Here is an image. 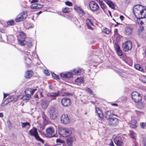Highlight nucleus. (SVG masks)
I'll return each mask as SVG.
<instances>
[{"label": "nucleus", "instance_id": "f257e3e1", "mask_svg": "<svg viewBox=\"0 0 146 146\" xmlns=\"http://www.w3.org/2000/svg\"><path fill=\"white\" fill-rule=\"evenodd\" d=\"M134 14L137 18L141 15H144L146 13V9L140 5H135L133 8Z\"/></svg>", "mask_w": 146, "mask_h": 146}, {"label": "nucleus", "instance_id": "f03ea898", "mask_svg": "<svg viewBox=\"0 0 146 146\" xmlns=\"http://www.w3.org/2000/svg\"><path fill=\"white\" fill-rule=\"evenodd\" d=\"M29 134L30 135L35 137V139L37 140L40 141L42 143H44V141L38 135L37 129L36 128L33 127L32 129L30 130L29 131Z\"/></svg>", "mask_w": 146, "mask_h": 146}, {"label": "nucleus", "instance_id": "7ed1b4c3", "mask_svg": "<svg viewBox=\"0 0 146 146\" xmlns=\"http://www.w3.org/2000/svg\"><path fill=\"white\" fill-rule=\"evenodd\" d=\"M131 96L133 100L136 103L139 102L142 100L141 94L137 91L133 92Z\"/></svg>", "mask_w": 146, "mask_h": 146}, {"label": "nucleus", "instance_id": "20e7f679", "mask_svg": "<svg viewBox=\"0 0 146 146\" xmlns=\"http://www.w3.org/2000/svg\"><path fill=\"white\" fill-rule=\"evenodd\" d=\"M59 133L62 137H66L72 133V131L70 129L61 128L59 129Z\"/></svg>", "mask_w": 146, "mask_h": 146}, {"label": "nucleus", "instance_id": "39448f33", "mask_svg": "<svg viewBox=\"0 0 146 146\" xmlns=\"http://www.w3.org/2000/svg\"><path fill=\"white\" fill-rule=\"evenodd\" d=\"M123 50L125 52L130 50L132 48V43L130 41H127L123 43L122 45Z\"/></svg>", "mask_w": 146, "mask_h": 146}, {"label": "nucleus", "instance_id": "423d86ee", "mask_svg": "<svg viewBox=\"0 0 146 146\" xmlns=\"http://www.w3.org/2000/svg\"><path fill=\"white\" fill-rule=\"evenodd\" d=\"M145 15H141L137 18V23L140 27L143 28V25H146V17H145Z\"/></svg>", "mask_w": 146, "mask_h": 146}, {"label": "nucleus", "instance_id": "0eeeda50", "mask_svg": "<svg viewBox=\"0 0 146 146\" xmlns=\"http://www.w3.org/2000/svg\"><path fill=\"white\" fill-rule=\"evenodd\" d=\"M27 17V14L26 11L23 12L19 14L15 19L16 22H20L25 19Z\"/></svg>", "mask_w": 146, "mask_h": 146}, {"label": "nucleus", "instance_id": "6e6552de", "mask_svg": "<svg viewBox=\"0 0 146 146\" xmlns=\"http://www.w3.org/2000/svg\"><path fill=\"white\" fill-rule=\"evenodd\" d=\"M89 7L92 11H97L99 8L98 5L95 1H91L89 4Z\"/></svg>", "mask_w": 146, "mask_h": 146}, {"label": "nucleus", "instance_id": "1a4fd4ad", "mask_svg": "<svg viewBox=\"0 0 146 146\" xmlns=\"http://www.w3.org/2000/svg\"><path fill=\"white\" fill-rule=\"evenodd\" d=\"M124 33L127 36L132 34L133 30V27L131 25L127 26L125 28Z\"/></svg>", "mask_w": 146, "mask_h": 146}, {"label": "nucleus", "instance_id": "9d476101", "mask_svg": "<svg viewBox=\"0 0 146 146\" xmlns=\"http://www.w3.org/2000/svg\"><path fill=\"white\" fill-rule=\"evenodd\" d=\"M54 132V129L52 127H49L46 129V133L47 137L51 138L54 137V135H53Z\"/></svg>", "mask_w": 146, "mask_h": 146}, {"label": "nucleus", "instance_id": "9b49d317", "mask_svg": "<svg viewBox=\"0 0 146 146\" xmlns=\"http://www.w3.org/2000/svg\"><path fill=\"white\" fill-rule=\"evenodd\" d=\"M50 117L51 119H55L58 116V113L55 111L54 108H51L49 111Z\"/></svg>", "mask_w": 146, "mask_h": 146}, {"label": "nucleus", "instance_id": "f8f14e48", "mask_svg": "<svg viewBox=\"0 0 146 146\" xmlns=\"http://www.w3.org/2000/svg\"><path fill=\"white\" fill-rule=\"evenodd\" d=\"M60 91H57V92H49L47 94V96L50 97L52 100L56 99V98L59 96Z\"/></svg>", "mask_w": 146, "mask_h": 146}, {"label": "nucleus", "instance_id": "ddd939ff", "mask_svg": "<svg viewBox=\"0 0 146 146\" xmlns=\"http://www.w3.org/2000/svg\"><path fill=\"white\" fill-rule=\"evenodd\" d=\"M61 103L63 106L66 107L70 105L71 101L68 97H65L62 100Z\"/></svg>", "mask_w": 146, "mask_h": 146}, {"label": "nucleus", "instance_id": "4468645a", "mask_svg": "<svg viewBox=\"0 0 146 146\" xmlns=\"http://www.w3.org/2000/svg\"><path fill=\"white\" fill-rule=\"evenodd\" d=\"M61 121L62 123L67 124L70 122V119L69 116L67 114L62 115L61 117Z\"/></svg>", "mask_w": 146, "mask_h": 146}, {"label": "nucleus", "instance_id": "2eb2a0df", "mask_svg": "<svg viewBox=\"0 0 146 146\" xmlns=\"http://www.w3.org/2000/svg\"><path fill=\"white\" fill-rule=\"evenodd\" d=\"M114 141L117 146H122L123 145V141L120 137L118 136L114 139Z\"/></svg>", "mask_w": 146, "mask_h": 146}, {"label": "nucleus", "instance_id": "dca6fc26", "mask_svg": "<svg viewBox=\"0 0 146 146\" xmlns=\"http://www.w3.org/2000/svg\"><path fill=\"white\" fill-rule=\"evenodd\" d=\"M76 138L74 136L70 137L66 139V142L67 145L69 146H71L74 141H75Z\"/></svg>", "mask_w": 146, "mask_h": 146}, {"label": "nucleus", "instance_id": "f3484780", "mask_svg": "<svg viewBox=\"0 0 146 146\" xmlns=\"http://www.w3.org/2000/svg\"><path fill=\"white\" fill-rule=\"evenodd\" d=\"M113 115V114H112V111L111 110L106 111L105 114V118L107 119H109L110 120L112 118V116Z\"/></svg>", "mask_w": 146, "mask_h": 146}, {"label": "nucleus", "instance_id": "a211bd4d", "mask_svg": "<svg viewBox=\"0 0 146 146\" xmlns=\"http://www.w3.org/2000/svg\"><path fill=\"white\" fill-rule=\"evenodd\" d=\"M110 121L111 122L110 125L112 126H116L118 123V119L117 118H112Z\"/></svg>", "mask_w": 146, "mask_h": 146}, {"label": "nucleus", "instance_id": "6ab92c4d", "mask_svg": "<svg viewBox=\"0 0 146 146\" xmlns=\"http://www.w3.org/2000/svg\"><path fill=\"white\" fill-rule=\"evenodd\" d=\"M96 111L97 113L98 116L101 119H103L104 117L103 113L101 110L98 108H96Z\"/></svg>", "mask_w": 146, "mask_h": 146}, {"label": "nucleus", "instance_id": "aec40b11", "mask_svg": "<svg viewBox=\"0 0 146 146\" xmlns=\"http://www.w3.org/2000/svg\"><path fill=\"white\" fill-rule=\"evenodd\" d=\"M13 97L12 96H9L7 99L5 100L4 101L3 103L2 104V106H3L7 104L8 103L11 101L13 100Z\"/></svg>", "mask_w": 146, "mask_h": 146}, {"label": "nucleus", "instance_id": "412c9836", "mask_svg": "<svg viewBox=\"0 0 146 146\" xmlns=\"http://www.w3.org/2000/svg\"><path fill=\"white\" fill-rule=\"evenodd\" d=\"M86 24L90 29L92 30V26H93L92 23L91 22V20L90 19H87L86 20Z\"/></svg>", "mask_w": 146, "mask_h": 146}, {"label": "nucleus", "instance_id": "4be33fe9", "mask_svg": "<svg viewBox=\"0 0 146 146\" xmlns=\"http://www.w3.org/2000/svg\"><path fill=\"white\" fill-rule=\"evenodd\" d=\"M137 121L135 119H132L130 124V127L133 128H135L137 126Z\"/></svg>", "mask_w": 146, "mask_h": 146}, {"label": "nucleus", "instance_id": "5701e85b", "mask_svg": "<svg viewBox=\"0 0 146 146\" xmlns=\"http://www.w3.org/2000/svg\"><path fill=\"white\" fill-rule=\"evenodd\" d=\"M33 72L31 70L27 71L25 74V77L26 78H30L33 76Z\"/></svg>", "mask_w": 146, "mask_h": 146}, {"label": "nucleus", "instance_id": "b1692460", "mask_svg": "<svg viewBox=\"0 0 146 146\" xmlns=\"http://www.w3.org/2000/svg\"><path fill=\"white\" fill-rule=\"evenodd\" d=\"M109 5V7L112 9H114V5L111 1L109 0H103Z\"/></svg>", "mask_w": 146, "mask_h": 146}, {"label": "nucleus", "instance_id": "393cba45", "mask_svg": "<svg viewBox=\"0 0 146 146\" xmlns=\"http://www.w3.org/2000/svg\"><path fill=\"white\" fill-rule=\"evenodd\" d=\"M60 76L63 78H69L72 76L71 72H67L65 74L62 73L60 75Z\"/></svg>", "mask_w": 146, "mask_h": 146}, {"label": "nucleus", "instance_id": "a878e982", "mask_svg": "<svg viewBox=\"0 0 146 146\" xmlns=\"http://www.w3.org/2000/svg\"><path fill=\"white\" fill-rule=\"evenodd\" d=\"M36 89H33L32 88H29L26 89L25 91V93H29V92L30 93V94L32 95L34 92L36 90Z\"/></svg>", "mask_w": 146, "mask_h": 146}, {"label": "nucleus", "instance_id": "bb28decb", "mask_svg": "<svg viewBox=\"0 0 146 146\" xmlns=\"http://www.w3.org/2000/svg\"><path fill=\"white\" fill-rule=\"evenodd\" d=\"M129 136L130 137L132 138V140H136V134L133 131H130Z\"/></svg>", "mask_w": 146, "mask_h": 146}, {"label": "nucleus", "instance_id": "cd10ccee", "mask_svg": "<svg viewBox=\"0 0 146 146\" xmlns=\"http://www.w3.org/2000/svg\"><path fill=\"white\" fill-rule=\"evenodd\" d=\"M25 93L26 95L23 96L22 99L23 100H29L31 97V94L29 93Z\"/></svg>", "mask_w": 146, "mask_h": 146}, {"label": "nucleus", "instance_id": "c85d7f7f", "mask_svg": "<svg viewBox=\"0 0 146 146\" xmlns=\"http://www.w3.org/2000/svg\"><path fill=\"white\" fill-rule=\"evenodd\" d=\"M76 82L78 84L83 83L84 82V78L82 77L77 78L75 80Z\"/></svg>", "mask_w": 146, "mask_h": 146}, {"label": "nucleus", "instance_id": "c756f323", "mask_svg": "<svg viewBox=\"0 0 146 146\" xmlns=\"http://www.w3.org/2000/svg\"><path fill=\"white\" fill-rule=\"evenodd\" d=\"M41 105L42 108L45 109L48 106V104L47 101L44 100H42Z\"/></svg>", "mask_w": 146, "mask_h": 146}, {"label": "nucleus", "instance_id": "7c9ffc66", "mask_svg": "<svg viewBox=\"0 0 146 146\" xmlns=\"http://www.w3.org/2000/svg\"><path fill=\"white\" fill-rule=\"evenodd\" d=\"M135 68L137 70L141 71L142 72H144L142 68L140 66V65L138 64H136L134 66Z\"/></svg>", "mask_w": 146, "mask_h": 146}, {"label": "nucleus", "instance_id": "2f4dec72", "mask_svg": "<svg viewBox=\"0 0 146 146\" xmlns=\"http://www.w3.org/2000/svg\"><path fill=\"white\" fill-rule=\"evenodd\" d=\"M76 9H77L78 12L80 14L83 15H84L85 14V13L84 12L83 9H82V8L80 7H77Z\"/></svg>", "mask_w": 146, "mask_h": 146}, {"label": "nucleus", "instance_id": "473e14b6", "mask_svg": "<svg viewBox=\"0 0 146 146\" xmlns=\"http://www.w3.org/2000/svg\"><path fill=\"white\" fill-rule=\"evenodd\" d=\"M145 106V103L141 102L139 103L137 105V107L139 109H142Z\"/></svg>", "mask_w": 146, "mask_h": 146}, {"label": "nucleus", "instance_id": "72a5a7b5", "mask_svg": "<svg viewBox=\"0 0 146 146\" xmlns=\"http://www.w3.org/2000/svg\"><path fill=\"white\" fill-rule=\"evenodd\" d=\"M21 123L22 124V127L23 128H24L25 127H26L27 126H28L29 128L30 127V124L28 122H26L25 123L21 122Z\"/></svg>", "mask_w": 146, "mask_h": 146}, {"label": "nucleus", "instance_id": "f704fd0d", "mask_svg": "<svg viewBox=\"0 0 146 146\" xmlns=\"http://www.w3.org/2000/svg\"><path fill=\"white\" fill-rule=\"evenodd\" d=\"M19 35L23 39L25 40L26 38V34L23 32H20L19 33Z\"/></svg>", "mask_w": 146, "mask_h": 146}, {"label": "nucleus", "instance_id": "c9c22d12", "mask_svg": "<svg viewBox=\"0 0 146 146\" xmlns=\"http://www.w3.org/2000/svg\"><path fill=\"white\" fill-rule=\"evenodd\" d=\"M31 8L33 9H37L38 3H34L31 5Z\"/></svg>", "mask_w": 146, "mask_h": 146}, {"label": "nucleus", "instance_id": "e433bc0d", "mask_svg": "<svg viewBox=\"0 0 146 146\" xmlns=\"http://www.w3.org/2000/svg\"><path fill=\"white\" fill-rule=\"evenodd\" d=\"M74 71H76V73H74V75L80 74L81 72V70L80 69H74Z\"/></svg>", "mask_w": 146, "mask_h": 146}, {"label": "nucleus", "instance_id": "4c0bfd02", "mask_svg": "<svg viewBox=\"0 0 146 146\" xmlns=\"http://www.w3.org/2000/svg\"><path fill=\"white\" fill-rule=\"evenodd\" d=\"M70 9L68 7H65L62 9V11L63 13H67L70 12Z\"/></svg>", "mask_w": 146, "mask_h": 146}, {"label": "nucleus", "instance_id": "58836bf2", "mask_svg": "<svg viewBox=\"0 0 146 146\" xmlns=\"http://www.w3.org/2000/svg\"><path fill=\"white\" fill-rule=\"evenodd\" d=\"M25 63L27 64H28V63H31V60L29 58L27 57H25Z\"/></svg>", "mask_w": 146, "mask_h": 146}, {"label": "nucleus", "instance_id": "ea45409f", "mask_svg": "<svg viewBox=\"0 0 146 146\" xmlns=\"http://www.w3.org/2000/svg\"><path fill=\"white\" fill-rule=\"evenodd\" d=\"M42 118L44 121V123L45 124H47L48 122V121L47 119L46 116L45 115H43Z\"/></svg>", "mask_w": 146, "mask_h": 146}, {"label": "nucleus", "instance_id": "a19ab883", "mask_svg": "<svg viewBox=\"0 0 146 146\" xmlns=\"http://www.w3.org/2000/svg\"><path fill=\"white\" fill-rule=\"evenodd\" d=\"M51 74L52 77L54 78L56 80L59 79V78L58 76L57 75L53 73H52Z\"/></svg>", "mask_w": 146, "mask_h": 146}, {"label": "nucleus", "instance_id": "79ce46f5", "mask_svg": "<svg viewBox=\"0 0 146 146\" xmlns=\"http://www.w3.org/2000/svg\"><path fill=\"white\" fill-rule=\"evenodd\" d=\"M104 32L106 34L109 35L110 34L111 31L109 30V29L107 28H105L104 30Z\"/></svg>", "mask_w": 146, "mask_h": 146}, {"label": "nucleus", "instance_id": "37998d69", "mask_svg": "<svg viewBox=\"0 0 146 146\" xmlns=\"http://www.w3.org/2000/svg\"><path fill=\"white\" fill-rule=\"evenodd\" d=\"M14 23L15 22L14 20H11L10 21H8L7 22V24L8 25H13Z\"/></svg>", "mask_w": 146, "mask_h": 146}, {"label": "nucleus", "instance_id": "c03bdc74", "mask_svg": "<svg viewBox=\"0 0 146 146\" xmlns=\"http://www.w3.org/2000/svg\"><path fill=\"white\" fill-rule=\"evenodd\" d=\"M141 127L143 129L146 128V122L145 123L142 122L140 124Z\"/></svg>", "mask_w": 146, "mask_h": 146}, {"label": "nucleus", "instance_id": "a18cd8bd", "mask_svg": "<svg viewBox=\"0 0 146 146\" xmlns=\"http://www.w3.org/2000/svg\"><path fill=\"white\" fill-rule=\"evenodd\" d=\"M115 48L116 51L119 50L121 49L120 47L117 44H115Z\"/></svg>", "mask_w": 146, "mask_h": 146}, {"label": "nucleus", "instance_id": "49530a36", "mask_svg": "<svg viewBox=\"0 0 146 146\" xmlns=\"http://www.w3.org/2000/svg\"><path fill=\"white\" fill-rule=\"evenodd\" d=\"M100 4V5L102 9L103 10H104L106 7V6L103 2H102V3H101Z\"/></svg>", "mask_w": 146, "mask_h": 146}, {"label": "nucleus", "instance_id": "de8ad7c7", "mask_svg": "<svg viewBox=\"0 0 146 146\" xmlns=\"http://www.w3.org/2000/svg\"><path fill=\"white\" fill-rule=\"evenodd\" d=\"M141 79L142 82L143 83H146V76H143L142 77Z\"/></svg>", "mask_w": 146, "mask_h": 146}, {"label": "nucleus", "instance_id": "09e8293b", "mask_svg": "<svg viewBox=\"0 0 146 146\" xmlns=\"http://www.w3.org/2000/svg\"><path fill=\"white\" fill-rule=\"evenodd\" d=\"M118 55L119 56H122L123 55L122 50L120 49L119 50L116 51Z\"/></svg>", "mask_w": 146, "mask_h": 146}, {"label": "nucleus", "instance_id": "8fccbe9b", "mask_svg": "<svg viewBox=\"0 0 146 146\" xmlns=\"http://www.w3.org/2000/svg\"><path fill=\"white\" fill-rule=\"evenodd\" d=\"M65 4L69 6H72V3L70 1H66L65 2Z\"/></svg>", "mask_w": 146, "mask_h": 146}, {"label": "nucleus", "instance_id": "3c124183", "mask_svg": "<svg viewBox=\"0 0 146 146\" xmlns=\"http://www.w3.org/2000/svg\"><path fill=\"white\" fill-rule=\"evenodd\" d=\"M24 40H19V43L21 46L24 45L25 44Z\"/></svg>", "mask_w": 146, "mask_h": 146}, {"label": "nucleus", "instance_id": "603ef678", "mask_svg": "<svg viewBox=\"0 0 146 146\" xmlns=\"http://www.w3.org/2000/svg\"><path fill=\"white\" fill-rule=\"evenodd\" d=\"M86 90L89 93H90V94H92L93 92V91H92V90H91L90 89V88H86Z\"/></svg>", "mask_w": 146, "mask_h": 146}, {"label": "nucleus", "instance_id": "864d4df0", "mask_svg": "<svg viewBox=\"0 0 146 146\" xmlns=\"http://www.w3.org/2000/svg\"><path fill=\"white\" fill-rule=\"evenodd\" d=\"M56 142L57 143H63L64 142V141H63L62 140L59 139H56Z\"/></svg>", "mask_w": 146, "mask_h": 146}, {"label": "nucleus", "instance_id": "5fc2aeb1", "mask_svg": "<svg viewBox=\"0 0 146 146\" xmlns=\"http://www.w3.org/2000/svg\"><path fill=\"white\" fill-rule=\"evenodd\" d=\"M38 92H37L34 95V97L35 98H36L37 99L36 100H37L38 99Z\"/></svg>", "mask_w": 146, "mask_h": 146}, {"label": "nucleus", "instance_id": "6e6d98bb", "mask_svg": "<svg viewBox=\"0 0 146 146\" xmlns=\"http://www.w3.org/2000/svg\"><path fill=\"white\" fill-rule=\"evenodd\" d=\"M44 73L48 76L50 75V73L47 70H44Z\"/></svg>", "mask_w": 146, "mask_h": 146}, {"label": "nucleus", "instance_id": "4d7b16f0", "mask_svg": "<svg viewBox=\"0 0 146 146\" xmlns=\"http://www.w3.org/2000/svg\"><path fill=\"white\" fill-rule=\"evenodd\" d=\"M38 94L40 95V98L42 97L43 96L42 95V91H41L40 90V91H38Z\"/></svg>", "mask_w": 146, "mask_h": 146}, {"label": "nucleus", "instance_id": "13d9d810", "mask_svg": "<svg viewBox=\"0 0 146 146\" xmlns=\"http://www.w3.org/2000/svg\"><path fill=\"white\" fill-rule=\"evenodd\" d=\"M7 123L9 127H11V123L9 120H7Z\"/></svg>", "mask_w": 146, "mask_h": 146}, {"label": "nucleus", "instance_id": "bf43d9fd", "mask_svg": "<svg viewBox=\"0 0 146 146\" xmlns=\"http://www.w3.org/2000/svg\"><path fill=\"white\" fill-rule=\"evenodd\" d=\"M134 143V145L135 146H137L138 144V143L136 141V140H132Z\"/></svg>", "mask_w": 146, "mask_h": 146}, {"label": "nucleus", "instance_id": "052dcab7", "mask_svg": "<svg viewBox=\"0 0 146 146\" xmlns=\"http://www.w3.org/2000/svg\"><path fill=\"white\" fill-rule=\"evenodd\" d=\"M43 6V5H42L38 4V9H39L42 8Z\"/></svg>", "mask_w": 146, "mask_h": 146}, {"label": "nucleus", "instance_id": "680f3d73", "mask_svg": "<svg viewBox=\"0 0 146 146\" xmlns=\"http://www.w3.org/2000/svg\"><path fill=\"white\" fill-rule=\"evenodd\" d=\"M143 144L144 146H146V138L143 139Z\"/></svg>", "mask_w": 146, "mask_h": 146}, {"label": "nucleus", "instance_id": "e2e57ef3", "mask_svg": "<svg viewBox=\"0 0 146 146\" xmlns=\"http://www.w3.org/2000/svg\"><path fill=\"white\" fill-rule=\"evenodd\" d=\"M38 1V0H32L31 1V3H36V2H37Z\"/></svg>", "mask_w": 146, "mask_h": 146}, {"label": "nucleus", "instance_id": "0e129e2a", "mask_svg": "<svg viewBox=\"0 0 146 146\" xmlns=\"http://www.w3.org/2000/svg\"><path fill=\"white\" fill-rule=\"evenodd\" d=\"M96 1L100 4L103 2V1L101 0H96Z\"/></svg>", "mask_w": 146, "mask_h": 146}, {"label": "nucleus", "instance_id": "69168bd1", "mask_svg": "<svg viewBox=\"0 0 146 146\" xmlns=\"http://www.w3.org/2000/svg\"><path fill=\"white\" fill-rule=\"evenodd\" d=\"M49 88L50 89L52 90L53 89V87L52 85H50L49 86Z\"/></svg>", "mask_w": 146, "mask_h": 146}, {"label": "nucleus", "instance_id": "338daca9", "mask_svg": "<svg viewBox=\"0 0 146 146\" xmlns=\"http://www.w3.org/2000/svg\"><path fill=\"white\" fill-rule=\"evenodd\" d=\"M27 44L30 47L32 46V44L30 42H29V43H27Z\"/></svg>", "mask_w": 146, "mask_h": 146}, {"label": "nucleus", "instance_id": "774afa93", "mask_svg": "<svg viewBox=\"0 0 146 146\" xmlns=\"http://www.w3.org/2000/svg\"><path fill=\"white\" fill-rule=\"evenodd\" d=\"M110 145L111 146H114L113 142L112 141L110 144Z\"/></svg>", "mask_w": 146, "mask_h": 146}]
</instances>
